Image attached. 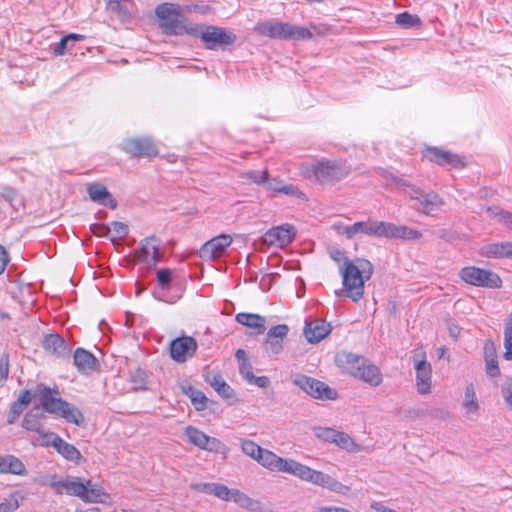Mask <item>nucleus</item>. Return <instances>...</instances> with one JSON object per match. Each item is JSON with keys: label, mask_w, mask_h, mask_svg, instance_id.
<instances>
[{"label": "nucleus", "mask_w": 512, "mask_h": 512, "mask_svg": "<svg viewBox=\"0 0 512 512\" xmlns=\"http://www.w3.org/2000/svg\"><path fill=\"white\" fill-rule=\"evenodd\" d=\"M461 406L464 410L465 417L468 419L474 420L478 417L480 404L473 383H469L465 386L464 397Z\"/></svg>", "instance_id": "25"}, {"label": "nucleus", "mask_w": 512, "mask_h": 512, "mask_svg": "<svg viewBox=\"0 0 512 512\" xmlns=\"http://www.w3.org/2000/svg\"><path fill=\"white\" fill-rule=\"evenodd\" d=\"M414 368L416 370V387L421 395L431 392L432 386V368L430 363L425 359L414 360Z\"/></svg>", "instance_id": "19"}, {"label": "nucleus", "mask_w": 512, "mask_h": 512, "mask_svg": "<svg viewBox=\"0 0 512 512\" xmlns=\"http://www.w3.org/2000/svg\"><path fill=\"white\" fill-rule=\"evenodd\" d=\"M489 217L503 224L507 229L512 231V212L506 211L500 207H488L486 210Z\"/></svg>", "instance_id": "37"}, {"label": "nucleus", "mask_w": 512, "mask_h": 512, "mask_svg": "<svg viewBox=\"0 0 512 512\" xmlns=\"http://www.w3.org/2000/svg\"><path fill=\"white\" fill-rule=\"evenodd\" d=\"M479 253L486 258H507L512 259V242H494L483 245Z\"/></svg>", "instance_id": "24"}, {"label": "nucleus", "mask_w": 512, "mask_h": 512, "mask_svg": "<svg viewBox=\"0 0 512 512\" xmlns=\"http://www.w3.org/2000/svg\"><path fill=\"white\" fill-rule=\"evenodd\" d=\"M122 149L133 157H153L158 155V149L149 137L127 139L123 142Z\"/></svg>", "instance_id": "13"}, {"label": "nucleus", "mask_w": 512, "mask_h": 512, "mask_svg": "<svg viewBox=\"0 0 512 512\" xmlns=\"http://www.w3.org/2000/svg\"><path fill=\"white\" fill-rule=\"evenodd\" d=\"M333 444L348 452H358L361 450L360 446L354 442L350 435L342 431H337Z\"/></svg>", "instance_id": "40"}, {"label": "nucleus", "mask_w": 512, "mask_h": 512, "mask_svg": "<svg viewBox=\"0 0 512 512\" xmlns=\"http://www.w3.org/2000/svg\"><path fill=\"white\" fill-rule=\"evenodd\" d=\"M87 193L90 199L95 203L106 206L110 209H115L117 207V201L115 198L105 186L99 183L90 184L87 187Z\"/></svg>", "instance_id": "26"}, {"label": "nucleus", "mask_w": 512, "mask_h": 512, "mask_svg": "<svg viewBox=\"0 0 512 512\" xmlns=\"http://www.w3.org/2000/svg\"><path fill=\"white\" fill-rule=\"evenodd\" d=\"M374 237L388 239L412 240L419 239L422 233L405 225L374 220Z\"/></svg>", "instance_id": "10"}, {"label": "nucleus", "mask_w": 512, "mask_h": 512, "mask_svg": "<svg viewBox=\"0 0 512 512\" xmlns=\"http://www.w3.org/2000/svg\"><path fill=\"white\" fill-rule=\"evenodd\" d=\"M210 385L223 398L229 399L233 397V389L226 383L221 375H213L209 379Z\"/></svg>", "instance_id": "39"}, {"label": "nucleus", "mask_w": 512, "mask_h": 512, "mask_svg": "<svg viewBox=\"0 0 512 512\" xmlns=\"http://www.w3.org/2000/svg\"><path fill=\"white\" fill-rule=\"evenodd\" d=\"M373 271V265L366 259L345 260L340 266L343 290L353 302L363 298L365 282L371 278Z\"/></svg>", "instance_id": "2"}, {"label": "nucleus", "mask_w": 512, "mask_h": 512, "mask_svg": "<svg viewBox=\"0 0 512 512\" xmlns=\"http://www.w3.org/2000/svg\"><path fill=\"white\" fill-rule=\"evenodd\" d=\"M331 332V326L324 320L306 321L304 335L308 342L318 343Z\"/></svg>", "instance_id": "21"}, {"label": "nucleus", "mask_w": 512, "mask_h": 512, "mask_svg": "<svg viewBox=\"0 0 512 512\" xmlns=\"http://www.w3.org/2000/svg\"><path fill=\"white\" fill-rule=\"evenodd\" d=\"M186 394L189 396L196 410L202 411L206 408L208 399L201 391L189 387Z\"/></svg>", "instance_id": "44"}, {"label": "nucleus", "mask_w": 512, "mask_h": 512, "mask_svg": "<svg viewBox=\"0 0 512 512\" xmlns=\"http://www.w3.org/2000/svg\"><path fill=\"white\" fill-rule=\"evenodd\" d=\"M239 372L242 377L251 385L260 388L268 387L270 381L267 376H255L252 372V365L250 362L239 363Z\"/></svg>", "instance_id": "34"}, {"label": "nucleus", "mask_w": 512, "mask_h": 512, "mask_svg": "<svg viewBox=\"0 0 512 512\" xmlns=\"http://www.w3.org/2000/svg\"><path fill=\"white\" fill-rule=\"evenodd\" d=\"M316 512H351L348 509L336 506H322L317 509Z\"/></svg>", "instance_id": "64"}, {"label": "nucleus", "mask_w": 512, "mask_h": 512, "mask_svg": "<svg viewBox=\"0 0 512 512\" xmlns=\"http://www.w3.org/2000/svg\"><path fill=\"white\" fill-rule=\"evenodd\" d=\"M295 233L293 227L286 224L269 229L262 237V242L268 246L283 248L289 245Z\"/></svg>", "instance_id": "15"}, {"label": "nucleus", "mask_w": 512, "mask_h": 512, "mask_svg": "<svg viewBox=\"0 0 512 512\" xmlns=\"http://www.w3.org/2000/svg\"><path fill=\"white\" fill-rule=\"evenodd\" d=\"M9 260L8 252L2 245H0V275L5 271Z\"/></svg>", "instance_id": "61"}, {"label": "nucleus", "mask_w": 512, "mask_h": 512, "mask_svg": "<svg viewBox=\"0 0 512 512\" xmlns=\"http://www.w3.org/2000/svg\"><path fill=\"white\" fill-rule=\"evenodd\" d=\"M26 406L15 401L10 408V412L8 414L7 421L9 424L15 422V420L20 416V414L24 411Z\"/></svg>", "instance_id": "55"}, {"label": "nucleus", "mask_w": 512, "mask_h": 512, "mask_svg": "<svg viewBox=\"0 0 512 512\" xmlns=\"http://www.w3.org/2000/svg\"><path fill=\"white\" fill-rule=\"evenodd\" d=\"M54 448L68 461L79 463L82 459L80 451L74 445L64 441L61 437L56 439Z\"/></svg>", "instance_id": "33"}, {"label": "nucleus", "mask_w": 512, "mask_h": 512, "mask_svg": "<svg viewBox=\"0 0 512 512\" xmlns=\"http://www.w3.org/2000/svg\"><path fill=\"white\" fill-rule=\"evenodd\" d=\"M370 507L372 510H374L375 512H399V511H396L392 508H389L387 506H385L383 503L381 502H372L370 504Z\"/></svg>", "instance_id": "63"}, {"label": "nucleus", "mask_w": 512, "mask_h": 512, "mask_svg": "<svg viewBox=\"0 0 512 512\" xmlns=\"http://www.w3.org/2000/svg\"><path fill=\"white\" fill-rule=\"evenodd\" d=\"M365 360L366 359L364 357L349 352H341L336 356L337 365L353 377Z\"/></svg>", "instance_id": "28"}, {"label": "nucleus", "mask_w": 512, "mask_h": 512, "mask_svg": "<svg viewBox=\"0 0 512 512\" xmlns=\"http://www.w3.org/2000/svg\"><path fill=\"white\" fill-rule=\"evenodd\" d=\"M283 340L276 338H269L266 336L265 350L269 354L278 355L283 351Z\"/></svg>", "instance_id": "50"}, {"label": "nucleus", "mask_w": 512, "mask_h": 512, "mask_svg": "<svg viewBox=\"0 0 512 512\" xmlns=\"http://www.w3.org/2000/svg\"><path fill=\"white\" fill-rule=\"evenodd\" d=\"M424 157L430 162L442 166L449 165L453 168H461L465 166V162L461 156L437 147L426 148L424 151Z\"/></svg>", "instance_id": "17"}, {"label": "nucleus", "mask_w": 512, "mask_h": 512, "mask_svg": "<svg viewBox=\"0 0 512 512\" xmlns=\"http://www.w3.org/2000/svg\"><path fill=\"white\" fill-rule=\"evenodd\" d=\"M0 473L25 475L26 468L23 462L13 455H0Z\"/></svg>", "instance_id": "31"}, {"label": "nucleus", "mask_w": 512, "mask_h": 512, "mask_svg": "<svg viewBox=\"0 0 512 512\" xmlns=\"http://www.w3.org/2000/svg\"><path fill=\"white\" fill-rule=\"evenodd\" d=\"M231 494L232 489H229L227 486L220 483H212L210 495H214L215 497L224 501H230Z\"/></svg>", "instance_id": "49"}, {"label": "nucleus", "mask_w": 512, "mask_h": 512, "mask_svg": "<svg viewBox=\"0 0 512 512\" xmlns=\"http://www.w3.org/2000/svg\"><path fill=\"white\" fill-rule=\"evenodd\" d=\"M248 177L254 183L264 185L265 181L268 178V172L267 171H262V172L251 171V172L248 173Z\"/></svg>", "instance_id": "59"}, {"label": "nucleus", "mask_w": 512, "mask_h": 512, "mask_svg": "<svg viewBox=\"0 0 512 512\" xmlns=\"http://www.w3.org/2000/svg\"><path fill=\"white\" fill-rule=\"evenodd\" d=\"M504 353L503 358L512 361V327L504 325Z\"/></svg>", "instance_id": "48"}, {"label": "nucleus", "mask_w": 512, "mask_h": 512, "mask_svg": "<svg viewBox=\"0 0 512 512\" xmlns=\"http://www.w3.org/2000/svg\"><path fill=\"white\" fill-rule=\"evenodd\" d=\"M230 501H233L241 508L254 511L259 507V502L249 497L238 489H232Z\"/></svg>", "instance_id": "36"}, {"label": "nucleus", "mask_w": 512, "mask_h": 512, "mask_svg": "<svg viewBox=\"0 0 512 512\" xmlns=\"http://www.w3.org/2000/svg\"><path fill=\"white\" fill-rule=\"evenodd\" d=\"M354 378L367 383L371 387H378L383 381V375L380 369L367 359L357 371Z\"/></svg>", "instance_id": "23"}, {"label": "nucleus", "mask_w": 512, "mask_h": 512, "mask_svg": "<svg viewBox=\"0 0 512 512\" xmlns=\"http://www.w3.org/2000/svg\"><path fill=\"white\" fill-rule=\"evenodd\" d=\"M197 350V342L193 337L182 336L170 343V355L176 362H185L192 357Z\"/></svg>", "instance_id": "14"}, {"label": "nucleus", "mask_w": 512, "mask_h": 512, "mask_svg": "<svg viewBox=\"0 0 512 512\" xmlns=\"http://www.w3.org/2000/svg\"><path fill=\"white\" fill-rule=\"evenodd\" d=\"M501 395L506 404L512 409V377H506L501 386Z\"/></svg>", "instance_id": "52"}, {"label": "nucleus", "mask_w": 512, "mask_h": 512, "mask_svg": "<svg viewBox=\"0 0 512 512\" xmlns=\"http://www.w3.org/2000/svg\"><path fill=\"white\" fill-rule=\"evenodd\" d=\"M83 39V35L75 33L68 34L67 36L63 37L60 40V42L56 44V46L54 47V54L57 56L65 54L67 51H70L72 49V46L76 41H80Z\"/></svg>", "instance_id": "41"}, {"label": "nucleus", "mask_w": 512, "mask_h": 512, "mask_svg": "<svg viewBox=\"0 0 512 512\" xmlns=\"http://www.w3.org/2000/svg\"><path fill=\"white\" fill-rule=\"evenodd\" d=\"M160 241L156 237H147L142 241L141 248L137 252L138 260L155 265L160 261Z\"/></svg>", "instance_id": "20"}, {"label": "nucleus", "mask_w": 512, "mask_h": 512, "mask_svg": "<svg viewBox=\"0 0 512 512\" xmlns=\"http://www.w3.org/2000/svg\"><path fill=\"white\" fill-rule=\"evenodd\" d=\"M184 435L188 442L199 449L206 450L214 453H221L226 455L228 453V447L219 439L210 437L203 431L199 430L194 426H187L184 429Z\"/></svg>", "instance_id": "11"}, {"label": "nucleus", "mask_w": 512, "mask_h": 512, "mask_svg": "<svg viewBox=\"0 0 512 512\" xmlns=\"http://www.w3.org/2000/svg\"><path fill=\"white\" fill-rule=\"evenodd\" d=\"M109 231L119 238H125L128 235L129 228L125 223L115 221L110 224Z\"/></svg>", "instance_id": "53"}, {"label": "nucleus", "mask_w": 512, "mask_h": 512, "mask_svg": "<svg viewBox=\"0 0 512 512\" xmlns=\"http://www.w3.org/2000/svg\"><path fill=\"white\" fill-rule=\"evenodd\" d=\"M52 485L57 492L78 497L86 503H104L109 498L102 487L80 477H68Z\"/></svg>", "instance_id": "4"}, {"label": "nucleus", "mask_w": 512, "mask_h": 512, "mask_svg": "<svg viewBox=\"0 0 512 512\" xmlns=\"http://www.w3.org/2000/svg\"><path fill=\"white\" fill-rule=\"evenodd\" d=\"M43 347L59 357L66 356L70 351L67 342L58 334L46 335L43 340Z\"/></svg>", "instance_id": "30"}, {"label": "nucleus", "mask_w": 512, "mask_h": 512, "mask_svg": "<svg viewBox=\"0 0 512 512\" xmlns=\"http://www.w3.org/2000/svg\"><path fill=\"white\" fill-rule=\"evenodd\" d=\"M362 233L367 236L374 235V220L369 219L366 222H356L344 229V234L348 239H352L356 234Z\"/></svg>", "instance_id": "35"}, {"label": "nucleus", "mask_w": 512, "mask_h": 512, "mask_svg": "<svg viewBox=\"0 0 512 512\" xmlns=\"http://www.w3.org/2000/svg\"><path fill=\"white\" fill-rule=\"evenodd\" d=\"M264 448H262L260 445H258L257 443H255L254 441L252 440H242L241 441V450L242 452L249 456L250 458H252L253 460H255L256 462L258 461L259 457H260V454L262 452Z\"/></svg>", "instance_id": "43"}, {"label": "nucleus", "mask_w": 512, "mask_h": 512, "mask_svg": "<svg viewBox=\"0 0 512 512\" xmlns=\"http://www.w3.org/2000/svg\"><path fill=\"white\" fill-rule=\"evenodd\" d=\"M420 22V18L417 15H413L408 12H403L396 16V23L404 28L417 26Z\"/></svg>", "instance_id": "46"}, {"label": "nucleus", "mask_w": 512, "mask_h": 512, "mask_svg": "<svg viewBox=\"0 0 512 512\" xmlns=\"http://www.w3.org/2000/svg\"><path fill=\"white\" fill-rule=\"evenodd\" d=\"M19 507L18 500L14 497L0 503V512H13Z\"/></svg>", "instance_id": "58"}, {"label": "nucleus", "mask_w": 512, "mask_h": 512, "mask_svg": "<svg viewBox=\"0 0 512 512\" xmlns=\"http://www.w3.org/2000/svg\"><path fill=\"white\" fill-rule=\"evenodd\" d=\"M32 400V396H31V393L30 391L28 390H23L21 391V393L19 394L18 396V399L16 400L18 403L24 405V406H27L30 404Z\"/></svg>", "instance_id": "62"}, {"label": "nucleus", "mask_w": 512, "mask_h": 512, "mask_svg": "<svg viewBox=\"0 0 512 512\" xmlns=\"http://www.w3.org/2000/svg\"><path fill=\"white\" fill-rule=\"evenodd\" d=\"M37 436L32 439V444L39 445L43 447L52 446L54 447V443L56 442V439H59L60 436L57 434L46 431L43 428L40 429V432H36Z\"/></svg>", "instance_id": "42"}, {"label": "nucleus", "mask_w": 512, "mask_h": 512, "mask_svg": "<svg viewBox=\"0 0 512 512\" xmlns=\"http://www.w3.org/2000/svg\"><path fill=\"white\" fill-rule=\"evenodd\" d=\"M254 31L261 36L277 39V19L258 22L254 27Z\"/></svg>", "instance_id": "38"}, {"label": "nucleus", "mask_w": 512, "mask_h": 512, "mask_svg": "<svg viewBox=\"0 0 512 512\" xmlns=\"http://www.w3.org/2000/svg\"><path fill=\"white\" fill-rule=\"evenodd\" d=\"M315 178L321 183H333L350 173V166L342 161H320L311 167Z\"/></svg>", "instance_id": "9"}, {"label": "nucleus", "mask_w": 512, "mask_h": 512, "mask_svg": "<svg viewBox=\"0 0 512 512\" xmlns=\"http://www.w3.org/2000/svg\"><path fill=\"white\" fill-rule=\"evenodd\" d=\"M190 488L192 490L210 495L211 489H212V483H195V484H191Z\"/></svg>", "instance_id": "60"}, {"label": "nucleus", "mask_w": 512, "mask_h": 512, "mask_svg": "<svg viewBox=\"0 0 512 512\" xmlns=\"http://www.w3.org/2000/svg\"><path fill=\"white\" fill-rule=\"evenodd\" d=\"M257 463L269 471L292 475L301 481L312 483L337 494L346 495L350 491L349 486L331 475L312 469L294 459L280 457L267 449L262 450Z\"/></svg>", "instance_id": "1"}, {"label": "nucleus", "mask_w": 512, "mask_h": 512, "mask_svg": "<svg viewBox=\"0 0 512 512\" xmlns=\"http://www.w3.org/2000/svg\"><path fill=\"white\" fill-rule=\"evenodd\" d=\"M265 188L270 191L283 193L285 195L301 197V191L292 184H286L281 179L278 178H267L264 184Z\"/></svg>", "instance_id": "32"}, {"label": "nucleus", "mask_w": 512, "mask_h": 512, "mask_svg": "<svg viewBox=\"0 0 512 512\" xmlns=\"http://www.w3.org/2000/svg\"><path fill=\"white\" fill-rule=\"evenodd\" d=\"M293 383L316 399L334 400L337 392L325 383L305 375H296Z\"/></svg>", "instance_id": "12"}, {"label": "nucleus", "mask_w": 512, "mask_h": 512, "mask_svg": "<svg viewBox=\"0 0 512 512\" xmlns=\"http://www.w3.org/2000/svg\"><path fill=\"white\" fill-rule=\"evenodd\" d=\"M22 427L33 432H40L42 424L40 422L38 413H27L23 418Z\"/></svg>", "instance_id": "45"}, {"label": "nucleus", "mask_w": 512, "mask_h": 512, "mask_svg": "<svg viewBox=\"0 0 512 512\" xmlns=\"http://www.w3.org/2000/svg\"><path fill=\"white\" fill-rule=\"evenodd\" d=\"M336 429L330 427H314L313 432L316 438L327 443H333L337 434Z\"/></svg>", "instance_id": "47"}, {"label": "nucleus", "mask_w": 512, "mask_h": 512, "mask_svg": "<svg viewBox=\"0 0 512 512\" xmlns=\"http://www.w3.org/2000/svg\"><path fill=\"white\" fill-rule=\"evenodd\" d=\"M459 276L467 284L477 287L498 289L502 286V280L497 273L475 266L461 269Z\"/></svg>", "instance_id": "8"}, {"label": "nucleus", "mask_w": 512, "mask_h": 512, "mask_svg": "<svg viewBox=\"0 0 512 512\" xmlns=\"http://www.w3.org/2000/svg\"><path fill=\"white\" fill-rule=\"evenodd\" d=\"M157 281L161 288L166 289L171 282V271L169 269H160L157 272Z\"/></svg>", "instance_id": "54"}, {"label": "nucleus", "mask_w": 512, "mask_h": 512, "mask_svg": "<svg viewBox=\"0 0 512 512\" xmlns=\"http://www.w3.org/2000/svg\"><path fill=\"white\" fill-rule=\"evenodd\" d=\"M289 332V327L286 324H279L271 327L267 332V337L284 340Z\"/></svg>", "instance_id": "51"}, {"label": "nucleus", "mask_w": 512, "mask_h": 512, "mask_svg": "<svg viewBox=\"0 0 512 512\" xmlns=\"http://www.w3.org/2000/svg\"><path fill=\"white\" fill-rule=\"evenodd\" d=\"M34 397L38 399L44 411L60 416L66 421L78 426L84 423V416L81 411L63 400L59 396L58 390H52L47 386L38 385L34 391Z\"/></svg>", "instance_id": "3"}, {"label": "nucleus", "mask_w": 512, "mask_h": 512, "mask_svg": "<svg viewBox=\"0 0 512 512\" xmlns=\"http://www.w3.org/2000/svg\"><path fill=\"white\" fill-rule=\"evenodd\" d=\"M133 382L135 383L136 389H146L147 374L143 370H137L132 376Z\"/></svg>", "instance_id": "56"}, {"label": "nucleus", "mask_w": 512, "mask_h": 512, "mask_svg": "<svg viewBox=\"0 0 512 512\" xmlns=\"http://www.w3.org/2000/svg\"><path fill=\"white\" fill-rule=\"evenodd\" d=\"M485 371L487 376L496 378L500 376L501 371L498 363V355L495 343L488 339L484 343L483 347Z\"/></svg>", "instance_id": "22"}, {"label": "nucleus", "mask_w": 512, "mask_h": 512, "mask_svg": "<svg viewBox=\"0 0 512 512\" xmlns=\"http://www.w3.org/2000/svg\"><path fill=\"white\" fill-rule=\"evenodd\" d=\"M155 14L159 19V27L167 35H184L196 33L197 28L186 26L180 19L179 6L171 3H162L155 9Z\"/></svg>", "instance_id": "5"}, {"label": "nucleus", "mask_w": 512, "mask_h": 512, "mask_svg": "<svg viewBox=\"0 0 512 512\" xmlns=\"http://www.w3.org/2000/svg\"><path fill=\"white\" fill-rule=\"evenodd\" d=\"M394 182L397 189L408 195L411 200L417 201V205L413 207L419 212L431 214L444 204L442 198L435 192L425 193L420 188L399 178H395Z\"/></svg>", "instance_id": "6"}, {"label": "nucleus", "mask_w": 512, "mask_h": 512, "mask_svg": "<svg viewBox=\"0 0 512 512\" xmlns=\"http://www.w3.org/2000/svg\"><path fill=\"white\" fill-rule=\"evenodd\" d=\"M311 31L302 26L277 20V40L298 41L312 38Z\"/></svg>", "instance_id": "18"}, {"label": "nucleus", "mask_w": 512, "mask_h": 512, "mask_svg": "<svg viewBox=\"0 0 512 512\" xmlns=\"http://www.w3.org/2000/svg\"><path fill=\"white\" fill-rule=\"evenodd\" d=\"M9 374V356L3 354L0 358V381H5Z\"/></svg>", "instance_id": "57"}, {"label": "nucleus", "mask_w": 512, "mask_h": 512, "mask_svg": "<svg viewBox=\"0 0 512 512\" xmlns=\"http://www.w3.org/2000/svg\"><path fill=\"white\" fill-rule=\"evenodd\" d=\"M232 237L221 234L207 241L200 249V257L205 260H214L224 255L226 249L232 243Z\"/></svg>", "instance_id": "16"}, {"label": "nucleus", "mask_w": 512, "mask_h": 512, "mask_svg": "<svg viewBox=\"0 0 512 512\" xmlns=\"http://www.w3.org/2000/svg\"><path fill=\"white\" fill-rule=\"evenodd\" d=\"M73 358L74 365L80 373L89 374L95 371L98 367V360L96 357L83 348L76 349Z\"/></svg>", "instance_id": "27"}, {"label": "nucleus", "mask_w": 512, "mask_h": 512, "mask_svg": "<svg viewBox=\"0 0 512 512\" xmlns=\"http://www.w3.org/2000/svg\"><path fill=\"white\" fill-rule=\"evenodd\" d=\"M236 321L252 330L255 334H263L266 330V320L263 316L253 313H238L235 317Z\"/></svg>", "instance_id": "29"}, {"label": "nucleus", "mask_w": 512, "mask_h": 512, "mask_svg": "<svg viewBox=\"0 0 512 512\" xmlns=\"http://www.w3.org/2000/svg\"><path fill=\"white\" fill-rule=\"evenodd\" d=\"M195 27L197 28V32L190 33V35L199 37L207 49L215 50L231 45L236 41V35L225 28L218 26Z\"/></svg>", "instance_id": "7"}]
</instances>
